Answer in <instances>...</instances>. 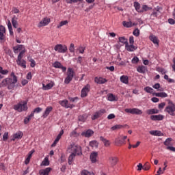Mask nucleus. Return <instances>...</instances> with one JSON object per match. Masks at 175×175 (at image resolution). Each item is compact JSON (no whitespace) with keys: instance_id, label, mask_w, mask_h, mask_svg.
Listing matches in <instances>:
<instances>
[{"instance_id":"obj_1","label":"nucleus","mask_w":175,"mask_h":175,"mask_svg":"<svg viewBox=\"0 0 175 175\" xmlns=\"http://www.w3.org/2000/svg\"><path fill=\"white\" fill-rule=\"evenodd\" d=\"M67 152H68L70 156L68 157V164L72 165L73 160L76 155H83L81 152V146L72 142L67 148Z\"/></svg>"},{"instance_id":"obj_2","label":"nucleus","mask_w":175,"mask_h":175,"mask_svg":"<svg viewBox=\"0 0 175 175\" xmlns=\"http://www.w3.org/2000/svg\"><path fill=\"white\" fill-rule=\"evenodd\" d=\"M17 76L14 75V72H11L10 77H7L1 81L0 83V88L6 87L8 90H14V87H16V84L17 83Z\"/></svg>"},{"instance_id":"obj_3","label":"nucleus","mask_w":175,"mask_h":175,"mask_svg":"<svg viewBox=\"0 0 175 175\" xmlns=\"http://www.w3.org/2000/svg\"><path fill=\"white\" fill-rule=\"evenodd\" d=\"M14 110H17L19 113L21 111H27L28 110V105H27L26 101H23L14 106Z\"/></svg>"},{"instance_id":"obj_4","label":"nucleus","mask_w":175,"mask_h":175,"mask_svg":"<svg viewBox=\"0 0 175 175\" xmlns=\"http://www.w3.org/2000/svg\"><path fill=\"white\" fill-rule=\"evenodd\" d=\"M169 105H167L165 109V111L166 113H168L170 116H174V111H175V105L172 101H169Z\"/></svg>"},{"instance_id":"obj_5","label":"nucleus","mask_w":175,"mask_h":175,"mask_svg":"<svg viewBox=\"0 0 175 175\" xmlns=\"http://www.w3.org/2000/svg\"><path fill=\"white\" fill-rule=\"evenodd\" d=\"M55 51H57V53H66L68 51V46L62 44H57L54 48Z\"/></svg>"},{"instance_id":"obj_6","label":"nucleus","mask_w":175,"mask_h":175,"mask_svg":"<svg viewBox=\"0 0 175 175\" xmlns=\"http://www.w3.org/2000/svg\"><path fill=\"white\" fill-rule=\"evenodd\" d=\"M124 111L126 113H130L131 114H137V116L143 114V111L137 108L126 109Z\"/></svg>"},{"instance_id":"obj_7","label":"nucleus","mask_w":175,"mask_h":175,"mask_svg":"<svg viewBox=\"0 0 175 175\" xmlns=\"http://www.w3.org/2000/svg\"><path fill=\"white\" fill-rule=\"evenodd\" d=\"M59 103L61 105V106L65 107L66 109H73V107H75V105L69 104L68 100H61L59 102Z\"/></svg>"},{"instance_id":"obj_8","label":"nucleus","mask_w":175,"mask_h":175,"mask_svg":"<svg viewBox=\"0 0 175 175\" xmlns=\"http://www.w3.org/2000/svg\"><path fill=\"white\" fill-rule=\"evenodd\" d=\"M90 88H91V86H90V85L88 84L82 89L81 92V98H85V96L88 95V92H90Z\"/></svg>"},{"instance_id":"obj_9","label":"nucleus","mask_w":175,"mask_h":175,"mask_svg":"<svg viewBox=\"0 0 175 175\" xmlns=\"http://www.w3.org/2000/svg\"><path fill=\"white\" fill-rule=\"evenodd\" d=\"M161 7L157 6V8H155L153 10L152 13L150 14V18L151 20H155V17H158V13H160L161 12L159 10H161Z\"/></svg>"},{"instance_id":"obj_10","label":"nucleus","mask_w":175,"mask_h":175,"mask_svg":"<svg viewBox=\"0 0 175 175\" xmlns=\"http://www.w3.org/2000/svg\"><path fill=\"white\" fill-rule=\"evenodd\" d=\"M105 113H106V109H100V111H98L92 117V120H94L99 118V117H100L103 114H105Z\"/></svg>"},{"instance_id":"obj_11","label":"nucleus","mask_w":175,"mask_h":175,"mask_svg":"<svg viewBox=\"0 0 175 175\" xmlns=\"http://www.w3.org/2000/svg\"><path fill=\"white\" fill-rule=\"evenodd\" d=\"M96 158H98V152H92L90 154V159L92 163H96V161H98Z\"/></svg>"},{"instance_id":"obj_12","label":"nucleus","mask_w":175,"mask_h":175,"mask_svg":"<svg viewBox=\"0 0 175 175\" xmlns=\"http://www.w3.org/2000/svg\"><path fill=\"white\" fill-rule=\"evenodd\" d=\"M53 68L62 69V72H66V67H64L59 62H55L53 64Z\"/></svg>"},{"instance_id":"obj_13","label":"nucleus","mask_w":175,"mask_h":175,"mask_svg":"<svg viewBox=\"0 0 175 175\" xmlns=\"http://www.w3.org/2000/svg\"><path fill=\"white\" fill-rule=\"evenodd\" d=\"M109 162L111 166H116L117 165V163L118 162V158L116 157H109Z\"/></svg>"},{"instance_id":"obj_14","label":"nucleus","mask_w":175,"mask_h":175,"mask_svg":"<svg viewBox=\"0 0 175 175\" xmlns=\"http://www.w3.org/2000/svg\"><path fill=\"white\" fill-rule=\"evenodd\" d=\"M163 118V115H152L150 116V120H152V121H162Z\"/></svg>"},{"instance_id":"obj_15","label":"nucleus","mask_w":175,"mask_h":175,"mask_svg":"<svg viewBox=\"0 0 175 175\" xmlns=\"http://www.w3.org/2000/svg\"><path fill=\"white\" fill-rule=\"evenodd\" d=\"M92 135H94V131L91 129L85 131L81 133V136H84L85 137H91Z\"/></svg>"},{"instance_id":"obj_16","label":"nucleus","mask_w":175,"mask_h":175,"mask_svg":"<svg viewBox=\"0 0 175 175\" xmlns=\"http://www.w3.org/2000/svg\"><path fill=\"white\" fill-rule=\"evenodd\" d=\"M94 81L97 84H105V83H107V79L102 77H95Z\"/></svg>"},{"instance_id":"obj_17","label":"nucleus","mask_w":175,"mask_h":175,"mask_svg":"<svg viewBox=\"0 0 175 175\" xmlns=\"http://www.w3.org/2000/svg\"><path fill=\"white\" fill-rule=\"evenodd\" d=\"M50 23V18H44L42 21L40 22L38 24V27H45V25H48Z\"/></svg>"},{"instance_id":"obj_18","label":"nucleus","mask_w":175,"mask_h":175,"mask_svg":"<svg viewBox=\"0 0 175 175\" xmlns=\"http://www.w3.org/2000/svg\"><path fill=\"white\" fill-rule=\"evenodd\" d=\"M51 172V167H46L44 170H40L39 171V174L40 175H49Z\"/></svg>"},{"instance_id":"obj_19","label":"nucleus","mask_w":175,"mask_h":175,"mask_svg":"<svg viewBox=\"0 0 175 175\" xmlns=\"http://www.w3.org/2000/svg\"><path fill=\"white\" fill-rule=\"evenodd\" d=\"M16 64L18 65V66H21V68H23V69L27 68V62H25L24 59L16 60Z\"/></svg>"},{"instance_id":"obj_20","label":"nucleus","mask_w":175,"mask_h":175,"mask_svg":"<svg viewBox=\"0 0 175 175\" xmlns=\"http://www.w3.org/2000/svg\"><path fill=\"white\" fill-rule=\"evenodd\" d=\"M115 143L117 146H122V144H125V140L123 138L121 139V137H118L115 139Z\"/></svg>"},{"instance_id":"obj_21","label":"nucleus","mask_w":175,"mask_h":175,"mask_svg":"<svg viewBox=\"0 0 175 175\" xmlns=\"http://www.w3.org/2000/svg\"><path fill=\"white\" fill-rule=\"evenodd\" d=\"M51 111H53V107H47L45 109L44 114H43L44 118H46L49 116V114H50V113H51Z\"/></svg>"},{"instance_id":"obj_22","label":"nucleus","mask_w":175,"mask_h":175,"mask_svg":"<svg viewBox=\"0 0 175 175\" xmlns=\"http://www.w3.org/2000/svg\"><path fill=\"white\" fill-rule=\"evenodd\" d=\"M120 80L121 83H123L124 84H128L129 83V79L128 78V76L126 75H122L120 77Z\"/></svg>"},{"instance_id":"obj_23","label":"nucleus","mask_w":175,"mask_h":175,"mask_svg":"<svg viewBox=\"0 0 175 175\" xmlns=\"http://www.w3.org/2000/svg\"><path fill=\"white\" fill-rule=\"evenodd\" d=\"M150 135H152V136H163V133L161 132L160 131H150L149 132Z\"/></svg>"},{"instance_id":"obj_24","label":"nucleus","mask_w":175,"mask_h":175,"mask_svg":"<svg viewBox=\"0 0 175 175\" xmlns=\"http://www.w3.org/2000/svg\"><path fill=\"white\" fill-rule=\"evenodd\" d=\"M52 87H54V83L51 82L46 85L42 84V88L44 90H51Z\"/></svg>"},{"instance_id":"obj_25","label":"nucleus","mask_w":175,"mask_h":175,"mask_svg":"<svg viewBox=\"0 0 175 175\" xmlns=\"http://www.w3.org/2000/svg\"><path fill=\"white\" fill-rule=\"evenodd\" d=\"M118 40L120 43H122V44H125V46H128V39L124 36L119 37Z\"/></svg>"},{"instance_id":"obj_26","label":"nucleus","mask_w":175,"mask_h":175,"mask_svg":"<svg viewBox=\"0 0 175 175\" xmlns=\"http://www.w3.org/2000/svg\"><path fill=\"white\" fill-rule=\"evenodd\" d=\"M125 48L127 50V51H135V50L137 49V47L135 46V45L132 44H131V45L127 44V46H126Z\"/></svg>"},{"instance_id":"obj_27","label":"nucleus","mask_w":175,"mask_h":175,"mask_svg":"<svg viewBox=\"0 0 175 175\" xmlns=\"http://www.w3.org/2000/svg\"><path fill=\"white\" fill-rule=\"evenodd\" d=\"M146 113L150 116L152 114H158L159 113V110L157 109H152L146 110Z\"/></svg>"},{"instance_id":"obj_28","label":"nucleus","mask_w":175,"mask_h":175,"mask_svg":"<svg viewBox=\"0 0 175 175\" xmlns=\"http://www.w3.org/2000/svg\"><path fill=\"white\" fill-rule=\"evenodd\" d=\"M73 76H75V71L71 68H68L67 70V77L73 79Z\"/></svg>"},{"instance_id":"obj_29","label":"nucleus","mask_w":175,"mask_h":175,"mask_svg":"<svg viewBox=\"0 0 175 175\" xmlns=\"http://www.w3.org/2000/svg\"><path fill=\"white\" fill-rule=\"evenodd\" d=\"M137 71L139 72V73H146V72L147 71V67L144 66H139L137 68Z\"/></svg>"},{"instance_id":"obj_30","label":"nucleus","mask_w":175,"mask_h":175,"mask_svg":"<svg viewBox=\"0 0 175 175\" xmlns=\"http://www.w3.org/2000/svg\"><path fill=\"white\" fill-rule=\"evenodd\" d=\"M134 8L139 13H143V10L140 8V3H139V2H134Z\"/></svg>"},{"instance_id":"obj_31","label":"nucleus","mask_w":175,"mask_h":175,"mask_svg":"<svg viewBox=\"0 0 175 175\" xmlns=\"http://www.w3.org/2000/svg\"><path fill=\"white\" fill-rule=\"evenodd\" d=\"M12 24L14 28H18V23L17 22V18H16V16H14V18H12Z\"/></svg>"},{"instance_id":"obj_32","label":"nucleus","mask_w":175,"mask_h":175,"mask_svg":"<svg viewBox=\"0 0 175 175\" xmlns=\"http://www.w3.org/2000/svg\"><path fill=\"white\" fill-rule=\"evenodd\" d=\"M154 95H155V96H158L159 98H167V94L165 92L154 93Z\"/></svg>"},{"instance_id":"obj_33","label":"nucleus","mask_w":175,"mask_h":175,"mask_svg":"<svg viewBox=\"0 0 175 175\" xmlns=\"http://www.w3.org/2000/svg\"><path fill=\"white\" fill-rule=\"evenodd\" d=\"M100 140L104 143V145L105 147H109L110 146V143L109 142V140L105 139L103 137H100Z\"/></svg>"},{"instance_id":"obj_34","label":"nucleus","mask_w":175,"mask_h":175,"mask_svg":"<svg viewBox=\"0 0 175 175\" xmlns=\"http://www.w3.org/2000/svg\"><path fill=\"white\" fill-rule=\"evenodd\" d=\"M172 142H173V139L167 138L164 142V146H167V147H169V146H172Z\"/></svg>"},{"instance_id":"obj_35","label":"nucleus","mask_w":175,"mask_h":175,"mask_svg":"<svg viewBox=\"0 0 175 175\" xmlns=\"http://www.w3.org/2000/svg\"><path fill=\"white\" fill-rule=\"evenodd\" d=\"M150 39L151 42L154 43V44H159L158 38L155 36H150Z\"/></svg>"},{"instance_id":"obj_36","label":"nucleus","mask_w":175,"mask_h":175,"mask_svg":"<svg viewBox=\"0 0 175 175\" xmlns=\"http://www.w3.org/2000/svg\"><path fill=\"white\" fill-rule=\"evenodd\" d=\"M49 165H50V161H49V158L45 157L41 163V166H49Z\"/></svg>"},{"instance_id":"obj_37","label":"nucleus","mask_w":175,"mask_h":175,"mask_svg":"<svg viewBox=\"0 0 175 175\" xmlns=\"http://www.w3.org/2000/svg\"><path fill=\"white\" fill-rule=\"evenodd\" d=\"M32 117H33V113H31L29 116L24 119V124H28V122L31 121V118H32Z\"/></svg>"},{"instance_id":"obj_38","label":"nucleus","mask_w":175,"mask_h":175,"mask_svg":"<svg viewBox=\"0 0 175 175\" xmlns=\"http://www.w3.org/2000/svg\"><path fill=\"white\" fill-rule=\"evenodd\" d=\"M98 143L96 141H91L90 142V147H92L93 148H98Z\"/></svg>"},{"instance_id":"obj_39","label":"nucleus","mask_w":175,"mask_h":175,"mask_svg":"<svg viewBox=\"0 0 175 175\" xmlns=\"http://www.w3.org/2000/svg\"><path fill=\"white\" fill-rule=\"evenodd\" d=\"M123 26L125 27L126 28H132V22H126V21H123L122 22Z\"/></svg>"},{"instance_id":"obj_40","label":"nucleus","mask_w":175,"mask_h":175,"mask_svg":"<svg viewBox=\"0 0 175 175\" xmlns=\"http://www.w3.org/2000/svg\"><path fill=\"white\" fill-rule=\"evenodd\" d=\"M23 49V45H17L16 46L13 47L14 53L17 54L18 53V50H21Z\"/></svg>"},{"instance_id":"obj_41","label":"nucleus","mask_w":175,"mask_h":175,"mask_svg":"<svg viewBox=\"0 0 175 175\" xmlns=\"http://www.w3.org/2000/svg\"><path fill=\"white\" fill-rule=\"evenodd\" d=\"M24 134L23 133V132L21 131H18V133H16L14 135V139H21V137H23V135Z\"/></svg>"},{"instance_id":"obj_42","label":"nucleus","mask_w":175,"mask_h":175,"mask_svg":"<svg viewBox=\"0 0 175 175\" xmlns=\"http://www.w3.org/2000/svg\"><path fill=\"white\" fill-rule=\"evenodd\" d=\"M8 27L9 29L10 34L13 36V28L12 27V23L10 21H8Z\"/></svg>"},{"instance_id":"obj_43","label":"nucleus","mask_w":175,"mask_h":175,"mask_svg":"<svg viewBox=\"0 0 175 175\" xmlns=\"http://www.w3.org/2000/svg\"><path fill=\"white\" fill-rule=\"evenodd\" d=\"M152 9V8L148 7V5H142V13L144 12H147L148 10H151Z\"/></svg>"},{"instance_id":"obj_44","label":"nucleus","mask_w":175,"mask_h":175,"mask_svg":"<svg viewBox=\"0 0 175 175\" xmlns=\"http://www.w3.org/2000/svg\"><path fill=\"white\" fill-rule=\"evenodd\" d=\"M121 128H124V126L121 124H116L111 128V131H117V129H121Z\"/></svg>"},{"instance_id":"obj_45","label":"nucleus","mask_w":175,"mask_h":175,"mask_svg":"<svg viewBox=\"0 0 175 175\" xmlns=\"http://www.w3.org/2000/svg\"><path fill=\"white\" fill-rule=\"evenodd\" d=\"M61 139V137L57 135V137L55 138L53 144L51 145V147H55L57 146V143L59 142V139Z\"/></svg>"},{"instance_id":"obj_46","label":"nucleus","mask_w":175,"mask_h":175,"mask_svg":"<svg viewBox=\"0 0 175 175\" xmlns=\"http://www.w3.org/2000/svg\"><path fill=\"white\" fill-rule=\"evenodd\" d=\"M0 73H1V75H8V73H9V70H3V68L0 66Z\"/></svg>"},{"instance_id":"obj_47","label":"nucleus","mask_w":175,"mask_h":175,"mask_svg":"<svg viewBox=\"0 0 175 175\" xmlns=\"http://www.w3.org/2000/svg\"><path fill=\"white\" fill-rule=\"evenodd\" d=\"M68 21H63L59 23V25H57V28H61V27H64V25H66L68 24Z\"/></svg>"},{"instance_id":"obj_48","label":"nucleus","mask_w":175,"mask_h":175,"mask_svg":"<svg viewBox=\"0 0 175 175\" xmlns=\"http://www.w3.org/2000/svg\"><path fill=\"white\" fill-rule=\"evenodd\" d=\"M144 90L146 91V92H148V94H152L154 89L148 86L144 88Z\"/></svg>"},{"instance_id":"obj_49","label":"nucleus","mask_w":175,"mask_h":175,"mask_svg":"<svg viewBox=\"0 0 175 175\" xmlns=\"http://www.w3.org/2000/svg\"><path fill=\"white\" fill-rule=\"evenodd\" d=\"M143 167L144 170H150V169H151V165H148V162H146Z\"/></svg>"},{"instance_id":"obj_50","label":"nucleus","mask_w":175,"mask_h":175,"mask_svg":"<svg viewBox=\"0 0 175 175\" xmlns=\"http://www.w3.org/2000/svg\"><path fill=\"white\" fill-rule=\"evenodd\" d=\"M42 109L40 107H36L34 109V110L31 112L33 113V116H34L35 113H40L42 111Z\"/></svg>"},{"instance_id":"obj_51","label":"nucleus","mask_w":175,"mask_h":175,"mask_svg":"<svg viewBox=\"0 0 175 175\" xmlns=\"http://www.w3.org/2000/svg\"><path fill=\"white\" fill-rule=\"evenodd\" d=\"M108 100H110V102H113V100H116V96H114L113 94H110L108 96Z\"/></svg>"},{"instance_id":"obj_52","label":"nucleus","mask_w":175,"mask_h":175,"mask_svg":"<svg viewBox=\"0 0 175 175\" xmlns=\"http://www.w3.org/2000/svg\"><path fill=\"white\" fill-rule=\"evenodd\" d=\"M133 35H134V36H136L137 38V36L140 35V31L139 30V29H135L133 32Z\"/></svg>"},{"instance_id":"obj_53","label":"nucleus","mask_w":175,"mask_h":175,"mask_svg":"<svg viewBox=\"0 0 175 175\" xmlns=\"http://www.w3.org/2000/svg\"><path fill=\"white\" fill-rule=\"evenodd\" d=\"M8 138H9V133L5 132L3 135V142H6Z\"/></svg>"},{"instance_id":"obj_54","label":"nucleus","mask_w":175,"mask_h":175,"mask_svg":"<svg viewBox=\"0 0 175 175\" xmlns=\"http://www.w3.org/2000/svg\"><path fill=\"white\" fill-rule=\"evenodd\" d=\"M77 50H78V51H79L80 54H84V51L85 50V48L80 46L77 49Z\"/></svg>"},{"instance_id":"obj_55","label":"nucleus","mask_w":175,"mask_h":175,"mask_svg":"<svg viewBox=\"0 0 175 175\" xmlns=\"http://www.w3.org/2000/svg\"><path fill=\"white\" fill-rule=\"evenodd\" d=\"M73 78H70V77H67L65 80H64V83L65 84H69L70 83V81H72Z\"/></svg>"},{"instance_id":"obj_56","label":"nucleus","mask_w":175,"mask_h":175,"mask_svg":"<svg viewBox=\"0 0 175 175\" xmlns=\"http://www.w3.org/2000/svg\"><path fill=\"white\" fill-rule=\"evenodd\" d=\"M157 72H159L160 73H162V75H165V73H166V70H165V69L162 68H157Z\"/></svg>"},{"instance_id":"obj_57","label":"nucleus","mask_w":175,"mask_h":175,"mask_svg":"<svg viewBox=\"0 0 175 175\" xmlns=\"http://www.w3.org/2000/svg\"><path fill=\"white\" fill-rule=\"evenodd\" d=\"M83 0H67V3H77V2H81Z\"/></svg>"},{"instance_id":"obj_58","label":"nucleus","mask_w":175,"mask_h":175,"mask_svg":"<svg viewBox=\"0 0 175 175\" xmlns=\"http://www.w3.org/2000/svg\"><path fill=\"white\" fill-rule=\"evenodd\" d=\"M87 120V117L84 116H79V121H81L82 122H84Z\"/></svg>"},{"instance_id":"obj_59","label":"nucleus","mask_w":175,"mask_h":175,"mask_svg":"<svg viewBox=\"0 0 175 175\" xmlns=\"http://www.w3.org/2000/svg\"><path fill=\"white\" fill-rule=\"evenodd\" d=\"M68 99L70 102H72V103H75V102H77V100H79L78 97H74V98L69 97Z\"/></svg>"},{"instance_id":"obj_60","label":"nucleus","mask_w":175,"mask_h":175,"mask_svg":"<svg viewBox=\"0 0 175 175\" xmlns=\"http://www.w3.org/2000/svg\"><path fill=\"white\" fill-rule=\"evenodd\" d=\"M137 172H140L142 169H144L143 164H142V163H139L137 165Z\"/></svg>"},{"instance_id":"obj_61","label":"nucleus","mask_w":175,"mask_h":175,"mask_svg":"<svg viewBox=\"0 0 175 175\" xmlns=\"http://www.w3.org/2000/svg\"><path fill=\"white\" fill-rule=\"evenodd\" d=\"M69 50L70 53H75V44H70Z\"/></svg>"},{"instance_id":"obj_62","label":"nucleus","mask_w":175,"mask_h":175,"mask_svg":"<svg viewBox=\"0 0 175 175\" xmlns=\"http://www.w3.org/2000/svg\"><path fill=\"white\" fill-rule=\"evenodd\" d=\"M139 62V57H134L132 59V64H137Z\"/></svg>"},{"instance_id":"obj_63","label":"nucleus","mask_w":175,"mask_h":175,"mask_svg":"<svg viewBox=\"0 0 175 175\" xmlns=\"http://www.w3.org/2000/svg\"><path fill=\"white\" fill-rule=\"evenodd\" d=\"M70 136L71 137H77V136H79V133H77V132L76 131H72L71 133H70Z\"/></svg>"},{"instance_id":"obj_64","label":"nucleus","mask_w":175,"mask_h":175,"mask_svg":"<svg viewBox=\"0 0 175 175\" xmlns=\"http://www.w3.org/2000/svg\"><path fill=\"white\" fill-rule=\"evenodd\" d=\"M167 150H170V151H172L173 152H175V148L173 146H167Z\"/></svg>"}]
</instances>
